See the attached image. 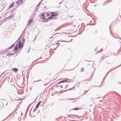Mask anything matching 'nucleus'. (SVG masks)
I'll return each mask as SVG.
<instances>
[{
  "label": "nucleus",
  "instance_id": "36",
  "mask_svg": "<svg viewBox=\"0 0 121 121\" xmlns=\"http://www.w3.org/2000/svg\"><path fill=\"white\" fill-rule=\"evenodd\" d=\"M20 99H17V100H20Z\"/></svg>",
  "mask_w": 121,
  "mask_h": 121
},
{
  "label": "nucleus",
  "instance_id": "40",
  "mask_svg": "<svg viewBox=\"0 0 121 121\" xmlns=\"http://www.w3.org/2000/svg\"><path fill=\"white\" fill-rule=\"evenodd\" d=\"M15 54L16 53V52H15V53H14V54H15Z\"/></svg>",
  "mask_w": 121,
  "mask_h": 121
},
{
  "label": "nucleus",
  "instance_id": "30",
  "mask_svg": "<svg viewBox=\"0 0 121 121\" xmlns=\"http://www.w3.org/2000/svg\"><path fill=\"white\" fill-rule=\"evenodd\" d=\"M62 86V85H61L60 86L61 87V88H62L63 87Z\"/></svg>",
  "mask_w": 121,
  "mask_h": 121
},
{
  "label": "nucleus",
  "instance_id": "29",
  "mask_svg": "<svg viewBox=\"0 0 121 121\" xmlns=\"http://www.w3.org/2000/svg\"><path fill=\"white\" fill-rule=\"evenodd\" d=\"M62 92V91H60L59 92V93H61Z\"/></svg>",
  "mask_w": 121,
  "mask_h": 121
},
{
  "label": "nucleus",
  "instance_id": "1",
  "mask_svg": "<svg viewBox=\"0 0 121 121\" xmlns=\"http://www.w3.org/2000/svg\"><path fill=\"white\" fill-rule=\"evenodd\" d=\"M56 16V15L55 14V13L53 12H52L51 13V16L49 17L48 18L49 19L51 18H53V17Z\"/></svg>",
  "mask_w": 121,
  "mask_h": 121
},
{
  "label": "nucleus",
  "instance_id": "6",
  "mask_svg": "<svg viewBox=\"0 0 121 121\" xmlns=\"http://www.w3.org/2000/svg\"><path fill=\"white\" fill-rule=\"evenodd\" d=\"M68 81V80H62L58 82L57 84L59 83H64L67 82Z\"/></svg>",
  "mask_w": 121,
  "mask_h": 121
},
{
  "label": "nucleus",
  "instance_id": "42",
  "mask_svg": "<svg viewBox=\"0 0 121 121\" xmlns=\"http://www.w3.org/2000/svg\"><path fill=\"white\" fill-rule=\"evenodd\" d=\"M10 97V98H11V99H12Z\"/></svg>",
  "mask_w": 121,
  "mask_h": 121
},
{
  "label": "nucleus",
  "instance_id": "15",
  "mask_svg": "<svg viewBox=\"0 0 121 121\" xmlns=\"http://www.w3.org/2000/svg\"><path fill=\"white\" fill-rule=\"evenodd\" d=\"M78 108H74L73 109H72V110H78L79 109Z\"/></svg>",
  "mask_w": 121,
  "mask_h": 121
},
{
  "label": "nucleus",
  "instance_id": "2",
  "mask_svg": "<svg viewBox=\"0 0 121 121\" xmlns=\"http://www.w3.org/2000/svg\"><path fill=\"white\" fill-rule=\"evenodd\" d=\"M40 17L41 18L43 19L45 17V15L44 14L42 13L40 15Z\"/></svg>",
  "mask_w": 121,
  "mask_h": 121
},
{
  "label": "nucleus",
  "instance_id": "16",
  "mask_svg": "<svg viewBox=\"0 0 121 121\" xmlns=\"http://www.w3.org/2000/svg\"><path fill=\"white\" fill-rule=\"evenodd\" d=\"M14 54V53H8V54H7V56H9V55H13Z\"/></svg>",
  "mask_w": 121,
  "mask_h": 121
},
{
  "label": "nucleus",
  "instance_id": "31",
  "mask_svg": "<svg viewBox=\"0 0 121 121\" xmlns=\"http://www.w3.org/2000/svg\"><path fill=\"white\" fill-rule=\"evenodd\" d=\"M19 49V51H21V50H22V49H20V48Z\"/></svg>",
  "mask_w": 121,
  "mask_h": 121
},
{
  "label": "nucleus",
  "instance_id": "23",
  "mask_svg": "<svg viewBox=\"0 0 121 121\" xmlns=\"http://www.w3.org/2000/svg\"><path fill=\"white\" fill-rule=\"evenodd\" d=\"M110 70L109 71H108V73H107V75L108 74V73H109V72H110V70Z\"/></svg>",
  "mask_w": 121,
  "mask_h": 121
},
{
  "label": "nucleus",
  "instance_id": "7",
  "mask_svg": "<svg viewBox=\"0 0 121 121\" xmlns=\"http://www.w3.org/2000/svg\"><path fill=\"white\" fill-rule=\"evenodd\" d=\"M12 70L16 72L18 71V69L17 68H13L12 69Z\"/></svg>",
  "mask_w": 121,
  "mask_h": 121
},
{
  "label": "nucleus",
  "instance_id": "28",
  "mask_svg": "<svg viewBox=\"0 0 121 121\" xmlns=\"http://www.w3.org/2000/svg\"><path fill=\"white\" fill-rule=\"evenodd\" d=\"M31 104L30 105H29L28 106V108H29L30 107V105H31Z\"/></svg>",
  "mask_w": 121,
  "mask_h": 121
},
{
  "label": "nucleus",
  "instance_id": "44",
  "mask_svg": "<svg viewBox=\"0 0 121 121\" xmlns=\"http://www.w3.org/2000/svg\"><path fill=\"white\" fill-rule=\"evenodd\" d=\"M4 120H2V121H3Z\"/></svg>",
  "mask_w": 121,
  "mask_h": 121
},
{
  "label": "nucleus",
  "instance_id": "24",
  "mask_svg": "<svg viewBox=\"0 0 121 121\" xmlns=\"http://www.w3.org/2000/svg\"><path fill=\"white\" fill-rule=\"evenodd\" d=\"M57 48V47H56V48H52V49H54V50H56V48Z\"/></svg>",
  "mask_w": 121,
  "mask_h": 121
},
{
  "label": "nucleus",
  "instance_id": "25",
  "mask_svg": "<svg viewBox=\"0 0 121 121\" xmlns=\"http://www.w3.org/2000/svg\"><path fill=\"white\" fill-rule=\"evenodd\" d=\"M36 39V38H35V39H33V40H31V41H34L35 40V39Z\"/></svg>",
  "mask_w": 121,
  "mask_h": 121
},
{
  "label": "nucleus",
  "instance_id": "34",
  "mask_svg": "<svg viewBox=\"0 0 121 121\" xmlns=\"http://www.w3.org/2000/svg\"><path fill=\"white\" fill-rule=\"evenodd\" d=\"M30 50H29L28 51V52H29V51Z\"/></svg>",
  "mask_w": 121,
  "mask_h": 121
},
{
  "label": "nucleus",
  "instance_id": "5",
  "mask_svg": "<svg viewBox=\"0 0 121 121\" xmlns=\"http://www.w3.org/2000/svg\"><path fill=\"white\" fill-rule=\"evenodd\" d=\"M22 0H19L16 2V4H20L22 2Z\"/></svg>",
  "mask_w": 121,
  "mask_h": 121
},
{
  "label": "nucleus",
  "instance_id": "35",
  "mask_svg": "<svg viewBox=\"0 0 121 121\" xmlns=\"http://www.w3.org/2000/svg\"><path fill=\"white\" fill-rule=\"evenodd\" d=\"M86 61H89V62H90V61H87V60H86Z\"/></svg>",
  "mask_w": 121,
  "mask_h": 121
},
{
  "label": "nucleus",
  "instance_id": "8",
  "mask_svg": "<svg viewBox=\"0 0 121 121\" xmlns=\"http://www.w3.org/2000/svg\"><path fill=\"white\" fill-rule=\"evenodd\" d=\"M33 21V20L32 19H31L29 21L28 24V25H29L32 23Z\"/></svg>",
  "mask_w": 121,
  "mask_h": 121
},
{
  "label": "nucleus",
  "instance_id": "43",
  "mask_svg": "<svg viewBox=\"0 0 121 121\" xmlns=\"http://www.w3.org/2000/svg\"><path fill=\"white\" fill-rule=\"evenodd\" d=\"M45 85V84L44 85Z\"/></svg>",
  "mask_w": 121,
  "mask_h": 121
},
{
  "label": "nucleus",
  "instance_id": "41",
  "mask_svg": "<svg viewBox=\"0 0 121 121\" xmlns=\"http://www.w3.org/2000/svg\"><path fill=\"white\" fill-rule=\"evenodd\" d=\"M77 86H79V85H77Z\"/></svg>",
  "mask_w": 121,
  "mask_h": 121
},
{
  "label": "nucleus",
  "instance_id": "19",
  "mask_svg": "<svg viewBox=\"0 0 121 121\" xmlns=\"http://www.w3.org/2000/svg\"><path fill=\"white\" fill-rule=\"evenodd\" d=\"M14 44H15V43H14V44H12L10 46L9 48H11V47H13Z\"/></svg>",
  "mask_w": 121,
  "mask_h": 121
},
{
  "label": "nucleus",
  "instance_id": "27",
  "mask_svg": "<svg viewBox=\"0 0 121 121\" xmlns=\"http://www.w3.org/2000/svg\"><path fill=\"white\" fill-rule=\"evenodd\" d=\"M116 93L118 95V96H120V95L118 93Z\"/></svg>",
  "mask_w": 121,
  "mask_h": 121
},
{
  "label": "nucleus",
  "instance_id": "26",
  "mask_svg": "<svg viewBox=\"0 0 121 121\" xmlns=\"http://www.w3.org/2000/svg\"><path fill=\"white\" fill-rule=\"evenodd\" d=\"M68 89V90H65V91H64V92L66 91H68V90H69V89Z\"/></svg>",
  "mask_w": 121,
  "mask_h": 121
},
{
  "label": "nucleus",
  "instance_id": "12",
  "mask_svg": "<svg viewBox=\"0 0 121 121\" xmlns=\"http://www.w3.org/2000/svg\"><path fill=\"white\" fill-rule=\"evenodd\" d=\"M43 21L44 22H47L48 21L47 18L44 19L43 20Z\"/></svg>",
  "mask_w": 121,
  "mask_h": 121
},
{
  "label": "nucleus",
  "instance_id": "33",
  "mask_svg": "<svg viewBox=\"0 0 121 121\" xmlns=\"http://www.w3.org/2000/svg\"><path fill=\"white\" fill-rule=\"evenodd\" d=\"M107 74H106V76H105V78L107 76Z\"/></svg>",
  "mask_w": 121,
  "mask_h": 121
},
{
  "label": "nucleus",
  "instance_id": "17",
  "mask_svg": "<svg viewBox=\"0 0 121 121\" xmlns=\"http://www.w3.org/2000/svg\"><path fill=\"white\" fill-rule=\"evenodd\" d=\"M38 108H36V106H35V108H34V110H33V112H35V111L36 110V109H37Z\"/></svg>",
  "mask_w": 121,
  "mask_h": 121
},
{
  "label": "nucleus",
  "instance_id": "3",
  "mask_svg": "<svg viewBox=\"0 0 121 121\" xmlns=\"http://www.w3.org/2000/svg\"><path fill=\"white\" fill-rule=\"evenodd\" d=\"M18 44L17 43L16 44V45L15 46V47L14 48V50L15 51H17L18 49Z\"/></svg>",
  "mask_w": 121,
  "mask_h": 121
},
{
  "label": "nucleus",
  "instance_id": "21",
  "mask_svg": "<svg viewBox=\"0 0 121 121\" xmlns=\"http://www.w3.org/2000/svg\"><path fill=\"white\" fill-rule=\"evenodd\" d=\"M25 38H23V39L22 40V41L23 42H24L25 41Z\"/></svg>",
  "mask_w": 121,
  "mask_h": 121
},
{
  "label": "nucleus",
  "instance_id": "38",
  "mask_svg": "<svg viewBox=\"0 0 121 121\" xmlns=\"http://www.w3.org/2000/svg\"><path fill=\"white\" fill-rule=\"evenodd\" d=\"M118 83H121L120 82H118Z\"/></svg>",
  "mask_w": 121,
  "mask_h": 121
},
{
  "label": "nucleus",
  "instance_id": "32",
  "mask_svg": "<svg viewBox=\"0 0 121 121\" xmlns=\"http://www.w3.org/2000/svg\"><path fill=\"white\" fill-rule=\"evenodd\" d=\"M73 99H75L73 98ZM71 100H72L73 99H70Z\"/></svg>",
  "mask_w": 121,
  "mask_h": 121
},
{
  "label": "nucleus",
  "instance_id": "4",
  "mask_svg": "<svg viewBox=\"0 0 121 121\" xmlns=\"http://www.w3.org/2000/svg\"><path fill=\"white\" fill-rule=\"evenodd\" d=\"M70 40H68V39H67L66 40H63L62 41V42H63L64 41L65 42H70L72 40V39L71 38H71H69Z\"/></svg>",
  "mask_w": 121,
  "mask_h": 121
},
{
  "label": "nucleus",
  "instance_id": "11",
  "mask_svg": "<svg viewBox=\"0 0 121 121\" xmlns=\"http://www.w3.org/2000/svg\"><path fill=\"white\" fill-rule=\"evenodd\" d=\"M18 43H19L18 45H19V47H20V45L22 44L23 43H22V42L20 40H19L18 41Z\"/></svg>",
  "mask_w": 121,
  "mask_h": 121
},
{
  "label": "nucleus",
  "instance_id": "18",
  "mask_svg": "<svg viewBox=\"0 0 121 121\" xmlns=\"http://www.w3.org/2000/svg\"><path fill=\"white\" fill-rule=\"evenodd\" d=\"M48 43H50L51 42V41H52V40H48Z\"/></svg>",
  "mask_w": 121,
  "mask_h": 121
},
{
  "label": "nucleus",
  "instance_id": "22",
  "mask_svg": "<svg viewBox=\"0 0 121 121\" xmlns=\"http://www.w3.org/2000/svg\"><path fill=\"white\" fill-rule=\"evenodd\" d=\"M41 81V80H37V81H34V82H39V81Z\"/></svg>",
  "mask_w": 121,
  "mask_h": 121
},
{
  "label": "nucleus",
  "instance_id": "37",
  "mask_svg": "<svg viewBox=\"0 0 121 121\" xmlns=\"http://www.w3.org/2000/svg\"><path fill=\"white\" fill-rule=\"evenodd\" d=\"M90 106H92V105L90 104Z\"/></svg>",
  "mask_w": 121,
  "mask_h": 121
},
{
  "label": "nucleus",
  "instance_id": "9",
  "mask_svg": "<svg viewBox=\"0 0 121 121\" xmlns=\"http://www.w3.org/2000/svg\"><path fill=\"white\" fill-rule=\"evenodd\" d=\"M41 102V101H39L38 103L36 105V108H38L39 107V105L40 104Z\"/></svg>",
  "mask_w": 121,
  "mask_h": 121
},
{
  "label": "nucleus",
  "instance_id": "20",
  "mask_svg": "<svg viewBox=\"0 0 121 121\" xmlns=\"http://www.w3.org/2000/svg\"><path fill=\"white\" fill-rule=\"evenodd\" d=\"M84 70V68H81V71H83Z\"/></svg>",
  "mask_w": 121,
  "mask_h": 121
},
{
  "label": "nucleus",
  "instance_id": "39",
  "mask_svg": "<svg viewBox=\"0 0 121 121\" xmlns=\"http://www.w3.org/2000/svg\"><path fill=\"white\" fill-rule=\"evenodd\" d=\"M20 39V38H18V39L17 40H18L19 39Z\"/></svg>",
  "mask_w": 121,
  "mask_h": 121
},
{
  "label": "nucleus",
  "instance_id": "14",
  "mask_svg": "<svg viewBox=\"0 0 121 121\" xmlns=\"http://www.w3.org/2000/svg\"><path fill=\"white\" fill-rule=\"evenodd\" d=\"M13 3L14 2H13L10 5L9 7V8H11L13 6Z\"/></svg>",
  "mask_w": 121,
  "mask_h": 121
},
{
  "label": "nucleus",
  "instance_id": "13",
  "mask_svg": "<svg viewBox=\"0 0 121 121\" xmlns=\"http://www.w3.org/2000/svg\"><path fill=\"white\" fill-rule=\"evenodd\" d=\"M103 48H102L100 50L98 51L95 54H97L98 53L100 52L101 51H103Z\"/></svg>",
  "mask_w": 121,
  "mask_h": 121
},
{
  "label": "nucleus",
  "instance_id": "10",
  "mask_svg": "<svg viewBox=\"0 0 121 121\" xmlns=\"http://www.w3.org/2000/svg\"><path fill=\"white\" fill-rule=\"evenodd\" d=\"M24 44V43H23L22 44L20 45V47H19V45H18V48L19 49L21 48V49L23 48V44Z\"/></svg>",
  "mask_w": 121,
  "mask_h": 121
}]
</instances>
